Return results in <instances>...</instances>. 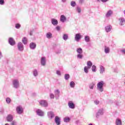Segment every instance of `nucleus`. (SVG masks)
<instances>
[{"instance_id":"obj_56","label":"nucleus","mask_w":125,"mask_h":125,"mask_svg":"<svg viewBox=\"0 0 125 125\" xmlns=\"http://www.w3.org/2000/svg\"><path fill=\"white\" fill-rule=\"evenodd\" d=\"M124 14L125 15V10L124 11Z\"/></svg>"},{"instance_id":"obj_1","label":"nucleus","mask_w":125,"mask_h":125,"mask_svg":"<svg viewBox=\"0 0 125 125\" xmlns=\"http://www.w3.org/2000/svg\"><path fill=\"white\" fill-rule=\"evenodd\" d=\"M104 81H102L101 82H99L97 84V89L100 92H103L104 90V88H103V86H104Z\"/></svg>"},{"instance_id":"obj_23","label":"nucleus","mask_w":125,"mask_h":125,"mask_svg":"<svg viewBox=\"0 0 125 125\" xmlns=\"http://www.w3.org/2000/svg\"><path fill=\"white\" fill-rule=\"evenodd\" d=\"M105 72V67L103 65L100 66V74H103Z\"/></svg>"},{"instance_id":"obj_50","label":"nucleus","mask_w":125,"mask_h":125,"mask_svg":"<svg viewBox=\"0 0 125 125\" xmlns=\"http://www.w3.org/2000/svg\"><path fill=\"white\" fill-rule=\"evenodd\" d=\"M102 2H107V1H109V0H101Z\"/></svg>"},{"instance_id":"obj_5","label":"nucleus","mask_w":125,"mask_h":125,"mask_svg":"<svg viewBox=\"0 0 125 125\" xmlns=\"http://www.w3.org/2000/svg\"><path fill=\"white\" fill-rule=\"evenodd\" d=\"M120 26H124L125 24V19L123 17H121L118 19Z\"/></svg>"},{"instance_id":"obj_6","label":"nucleus","mask_w":125,"mask_h":125,"mask_svg":"<svg viewBox=\"0 0 125 125\" xmlns=\"http://www.w3.org/2000/svg\"><path fill=\"white\" fill-rule=\"evenodd\" d=\"M17 113L20 115L23 113V108L21 106H19L16 108Z\"/></svg>"},{"instance_id":"obj_41","label":"nucleus","mask_w":125,"mask_h":125,"mask_svg":"<svg viewBox=\"0 0 125 125\" xmlns=\"http://www.w3.org/2000/svg\"><path fill=\"white\" fill-rule=\"evenodd\" d=\"M10 101H11V100H10V98H7L6 99V102H7V103L8 104L10 103Z\"/></svg>"},{"instance_id":"obj_35","label":"nucleus","mask_w":125,"mask_h":125,"mask_svg":"<svg viewBox=\"0 0 125 125\" xmlns=\"http://www.w3.org/2000/svg\"><path fill=\"white\" fill-rule=\"evenodd\" d=\"M94 85H95V84L94 83H92L89 84V88L90 89H93V88L94 87Z\"/></svg>"},{"instance_id":"obj_34","label":"nucleus","mask_w":125,"mask_h":125,"mask_svg":"<svg viewBox=\"0 0 125 125\" xmlns=\"http://www.w3.org/2000/svg\"><path fill=\"white\" fill-rule=\"evenodd\" d=\"M92 72H94V73H95L97 70L96 69V66L95 65H93L92 66Z\"/></svg>"},{"instance_id":"obj_46","label":"nucleus","mask_w":125,"mask_h":125,"mask_svg":"<svg viewBox=\"0 0 125 125\" xmlns=\"http://www.w3.org/2000/svg\"><path fill=\"white\" fill-rule=\"evenodd\" d=\"M56 74H58V76H61V72L59 70H57Z\"/></svg>"},{"instance_id":"obj_22","label":"nucleus","mask_w":125,"mask_h":125,"mask_svg":"<svg viewBox=\"0 0 125 125\" xmlns=\"http://www.w3.org/2000/svg\"><path fill=\"white\" fill-rule=\"evenodd\" d=\"M13 120V116L11 114H9V115H8V116L7 117V121L8 122H12Z\"/></svg>"},{"instance_id":"obj_55","label":"nucleus","mask_w":125,"mask_h":125,"mask_svg":"<svg viewBox=\"0 0 125 125\" xmlns=\"http://www.w3.org/2000/svg\"><path fill=\"white\" fill-rule=\"evenodd\" d=\"M97 1H100V0H96Z\"/></svg>"},{"instance_id":"obj_19","label":"nucleus","mask_w":125,"mask_h":125,"mask_svg":"<svg viewBox=\"0 0 125 125\" xmlns=\"http://www.w3.org/2000/svg\"><path fill=\"white\" fill-rule=\"evenodd\" d=\"M111 30H112V26L111 25H107L105 28V31L106 33H109L111 31Z\"/></svg>"},{"instance_id":"obj_15","label":"nucleus","mask_w":125,"mask_h":125,"mask_svg":"<svg viewBox=\"0 0 125 125\" xmlns=\"http://www.w3.org/2000/svg\"><path fill=\"white\" fill-rule=\"evenodd\" d=\"M29 47L31 49H35L37 47V44L35 42H31L29 44Z\"/></svg>"},{"instance_id":"obj_2","label":"nucleus","mask_w":125,"mask_h":125,"mask_svg":"<svg viewBox=\"0 0 125 125\" xmlns=\"http://www.w3.org/2000/svg\"><path fill=\"white\" fill-rule=\"evenodd\" d=\"M13 85L14 88H18L20 86V83L18 79H14L13 81Z\"/></svg>"},{"instance_id":"obj_38","label":"nucleus","mask_w":125,"mask_h":125,"mask_svg":"<svg viewBox=\"0 0 125 125\" xmlns=\"http://www.w3.org/2000/svg\"><path fill=\"white\" fill-rule=\"evenodd\" d=\"M64 79L66 81L68 80V79H70V75H69L68 74H65L64 75Z\"/></svg>"},{"instance_id":"obj_51","label":"nucleus","mask_w":125,"mask_h":125,"mask_svg":"<svg viewBox=\"0 0 125 125\" xmlns=\"http://www.w3.org/2000/svg\"><path fill=\"white\" fill-rule=\"evenodd\" d=\"M2 57V55H1V52H0V59Z\"/></svg>"},{"instance_id":"obj_40","label":"nucleus","mask_w":125,"mask_h":125,"mask_svg":"<svg viewBox=\"0 0 125 125\" xmlns=\"http://www.w3.org/2000/svg\"><path fill=\"white\" fill-rule=\"evenodd\" d=\"M20 27H21V25H20V24L19 23L16 24L15 28H16V29H20Z\"/></svg>"},{"instance_id":"obj_14","label":"nucleus","mask_w":125,"mask_h":125,"mask_svg":"<svg viewBox=\"0 0 125 125\" xmlns=\"http://www.w3.org/2000/svg\"><path fill=\"white\" fill-rule=\"evenodd\" d=\"M68 107L70 109H75V104L72 101H69L68 103Z\"/></svg>"},{"instance_id":"obj_33","label":"nucleus","mask_w":125,"mask_h":125,"mask_svg":"<svg viewBox=\"0 0 125 125\" xmlns=\"http://www.w3.org/2000/svg\"><path fill=\"white\" fill-rule=\"evenodd\" d=\"M22 42L24 44H27V38L23 37L22 40Z\"/></svg>"},{"instance_id":"obj_12","label":"nucleus","mask_w":125,"mask_h":125,"mask_svg":"<svg viewBox=\"0 0 125 125\" xmlns=\"http://www.w3.org/2000/svg\"><path fill=\"white\" fill-rule=\"evenodd\" d=\"M60 118L58 116H56L55 118V123H56V125H60L61 124V122L60 121Z\"/></svg>"},{"instance_id":"obj_30","label":"nucleus","mask_w":125,"mask_h":125,"mask_svg":"<svg viewBox=\"0 0 125 125\" xmlns=\"http://www.w3.org/2000/svg\"><path fill=\"white\" fill-rule=\"evenodd\" d=\"M89 67H87V66L84 67V72L85 73V74H88V70H89Z\"/></svg>"},{"instance_id":"obj_47","label":"nucleus","mask_w":125,"mask_h":125,"mask_svg":"<svg viewBox=\"0 0 125 125\" xmlns=\"http://www.w3.org/2000/svg\"><path fill=\"white\" fill-rule=\"evenodd\" d=\"M50 97L51 99H53L55 97L54 95H53V94L50 95Z\"/></svg>"},{"instance_id":"obj_43","label":"nucleus","mask_w":125,"mask_h":125,"mask_svg":"<svg viewBox=\"0 0 125 125\" xmlns=\"http://www.w3.org/2000/svg\"><path fill=\"white\" fill-rule=\"evenodd\" d=\"M0 5H3L4 4V0H0Z\"/></svg>"},{"instance_id":"obj_11","label":"nucleus","mask_w":125,"mask_h":125,"mask_svg":"<svg viewBox=\"0 0 125 125\" xmlns=\"http://www.w3.org/2000/svg\"><path fill=\"white\" fill-rule=\"evenodd\" d=\"M81 39H82V35L80 33H77L75 35V40L76 42H79Z\"/></svg>"},{"instance_id":"obj_7","label":"nucleus","mask_w":125,"mask_h":125,"mask_svg":"<svg viewBox=\"0 0 125 125\" xmlns=\"http://www.w3.org/2000/svg\"><path fill=\"white\" fill-rule=\"evenodd\" d=\"M39 103L41 106H43V107H47L48 105L47 102L45 100H42L39 102Z\"/></svg>"},{"instance_id":"obj_26","label":"nucleus","mask_w":125,"mask_h":125,"mask_svg":"<svg viewBox=\"0 0 125 125\" xmlns=\"http://www.w3.org/2000/svg\"><path fill=\"white\" fill-rule=\"evenodd\" d=\"M70 121H71V119H70V118H69V117L67 116L64 117L63 119V122H64V123H69Z\"/></svg>"},{"instance_id":"obj_39","label":"nucleus","mask_w":125,"mask_h":125,"mask_svg":"<svg viewBox=\"0 0 125 125\" xmlns=\"http://www.w3.org/2000/svg\"><path fill=\"white\" fill-rule=\"evenodd\" d=\"M75 82H73V81H72V82H70V87H75Z\"/></svg>"},{"instance_id":"obj_36","label":"nucleus","mask_w":125,"mask_h":125,"mask_svg":"<svg viewBox=\"0 0 125 125\" xmlns=\"http://www.w3.org/2000/svg\"><path fill=\"white\" fill-rule=\"evenodd\" d=\"M83 54H78L77 55V58L78 59H83Z\"/></svg>"},{"instance_id":"obj_42","label":"nucleus","mask_w":125,"mask_h":125,"mask_svg":"<svg viewBox=\"0 0 125 125\" xmlns=\"http://www.w3.org/2000/svg\"><path fill=\"white\" fill-rule=\"evenodd\" d=\"M84 2V0H79V4H83Z\"/></svg>"},{"instance_id":"obj_28","label":"nucleus","mask_w":125,"mask_h":125,"mask_svg":"<svg viewBox=\"0 0 125 125\" xmlns=\"http://www.w3.org/2000/svg\"><path fill=\"white\" fill-rule=\"evenodd\" d=\"M46 37L47 39H51L52 38V34L50 32L46 33Z\"/></svg>"},{"instance_id":"obj_45","label":"nucleus","mask_w":125,"mask_h":125,"mask_svg":"<svg viewBox=\"0 0 125 125\" xmlns=\"http://www.w3.org/2000/svg\"><path fill=\"white\" fill-rule=\"evenodd\" d=\"M55 93L56 94H60V91L59 90H58V89L55 90Z\"/></svg>"},{"instance_id":"obj_57","label":"nucleus","mask_w":125,"mask_h":125,"mask_svg":"<svg viewBox=\"0 0 125 125\" xmlns=\"http://www.w3.org/2000/svg\"><path fill=\"white\" fill-rule=\"evenodd\" d=\"M5 125H9L8 124H6Z\"/></svg>"},{"instance_id":"obj_52","label":"nucleus","mask_w":125,"mask_h":125,"mask_svg":"<svg viewBox=\"0 0 125 125\" xmlns=\"http://www.w3.org/2000/svg\"><path fill=\"white\" fill-rule=\"evenodd\" d=\"M30 36H33V32L31 31L30 33Z\"/></svg>"},{"instance_id":"obj_48","label":"nucleus","mask_w":125,"mask_h":125,"mask_svg":"<svg viewBox=\"0 0 125 125\" xmlns=\"http://www.w3.org/2000/svg\"><path fill=\"white\" fill-rule=\"evenodd\" d=\"M56 29L57 31H60V26H57L56 27Z\"/></svg>"},{"instance_id":"obj_49","label":"nucleus","mask_w":125,"mask_h":125,"mask_svg":"<svg viewBox=\"0 0 125 125\" xmlns=\"http://www.w3.org/2000/svg\"><path fill=\"white\" fill-rule=\"evenodd\" d=\"M95 104H96V105H98V104H99V101H97V100H96L95 101Z\"/></svg>"},{"instance_id":"obj_29","label":"nucleus","mask_w":125,"mask_h":125,"mask_svg":"<svg viewBox=\"0 0 125 125\" xmlns=\"http://www.w3.org/2000/svg\"><path fill=\"white\" fill-rule=\"evenodd\" d=\"M84 41L86 42H89L90 41V38H89V36H85L84 37Z\"/></svg>"},{"instance_id":"obj_24","label":"nucleus","mask_w":125,"mask_h":125,"mask_svg":"<svg viewBox=\"0 0 125 125\" xmlns=\"http://www.w3.org/2000/svg\"><path fill=\"white\" fill-rule=\"evenodd\" d=\"M87 67L89 69L92 67V62H91V61H89L87 62Z\"/></svg>"},{"instance_id":"obj_31","label":"nucleus","mask_w":125,"mask_h":125,"mask_svg":"<svg viewBox=\"0 0 125 125\" xmlns=\"http://www.w3.org/2000/svg\"><path fill=\"white\" fill-rule=\"evenodd\" d=\"M62 39L64 41H67L68 40V34H64L62 36Z\"/></svg>"},{"instance_id":"obj_13","label":"nucleus","mask_w":125,"mask_h":125,"mask_svg":"<svg viewBox=\"0 0 125 125\" xmlns=\"http://www.w3.org/2000/svg\"><path fill=\"white\" fill-rule=\"evenodd\" d=\"M36 113L38 116H40L41 117H42L44 115L43 111L40 109L36 110Z\"/></svg>"},{"instance_id":"obj_8","label":"nucleus","mask_w":125,"mask_h":125,"mask_svg":"<svg viewBox=\"0 0 125 125\" xmlns=\"http://www.w3.org/2000/svg\"><path fill=\"white\" fill-rule=\"evenodd\" d=\"M113 15V11L112 10H109L105 14L106 18H109Z\"/></svg>"},{"instance_id":"obj_9","label":"nucleus","mask_w":125,"mask_h":125,"mask_svg":"<svg viewBox=\"0 0 125 125\" xmlns=\"http://www.w3.org/2000/svg\"><path fill=\"white\" fill-rule=\"evenodd\" d=\"M103 114H104V112H103V109H99L96 114V118H99L100 116H102Z\"/></svg>"},{"instance_id":"obj_44","label":"nucleus","mask_w":125,"mask_h":125,"mask_svg":"<svg viewBox=\"0 0 125 125\" xmlns=\"http://www.w3.org/2000/svg\"><path fill=\"white\" fill-rule=\"evenodd\" d=\"M17 125V123L15 121H13L11 123V125Z\"/></svg>"},{"instance_id":"obj_3","label":"nucleus","mask_w":125,"mask_h":125,"mask_svg":"<svg viewBox=\"0 0 125 125\" xmlns=\"http://www.w3.org/2000/svg\"><path fill=\"white\" fill-rule=\"evenodd\" d=\"M17 47L19 51H23L24 50V45L21 42L18 43Z\"/></svg>"},{"instance_id":"obj_21","label":"nucleus","mask_w":125,"mask_h":125,"mask_svg":"<svg viewBox=\"0 0 125 125\" xmlns=\"http://www.w3.org/2000/svg\"><path fill=\"white\" fill-rule=\"evenodd\" d=\"M104 53L106 54H107L108 53H110V47L105 45L104 46Z\"/></svg>"},{"instance_id":"obj_4","label":"nucleus","mask_w":125,"mask_h":125,"mask_svg":"<svg viewBox=\"0 0 125 125\" xmlns=\"http://www.w3.org/2000/svg\"><path fill=\"white\" fill-rule=\"evenodd\" d=\"M41 64L42 66H44L46 65V58L42 57L41 59Z\"/></svg>"},{"instance_id":"obj_16","label":"nucleus","mask_w":125,"mask_h":125,"mask_svg":"<svg viewBox=\"0 0 125 125\" xmlns=\"http://www.w3.org/2000/svg\"><path fill=\"white\" fill-rule=\"evenodd\" d=\"M48 117L50 119H52V118H54V113L52 111H50L47 113Z\"/></svg>"},{"instance_id":"obj_25","label":"nucleus","mask_w":125,"mask_h":125,"mask_svg":"<svg viewBox=\"0 0 125 125\" xmlns=\"http://www.w3.org/2000/svg\"><path fill=\"white\" fill-rule=\"evenodd\" d=\"M116 125H122V121L119 119H117L115 122Z\"/></svg>"},{"instance_id":"obj_27","label":"nucleus","mask_w":125,"mask_h":125,"mask_svg":"<svg viewBox=\"0 0 125 125\" xmlns=\"http://www.w3.org/2000/svg\"><path fill=\"white\" fill-rule=\"evenodd\" d=\"M76 51L78 54H83V49H82V48H77Z\"/></svg>"},{"instance_id":"obj_17","label":"nucleus","mask_w":125,"mask_h":125,"mask_svg":"<svg viewBox=\"0 0 125 125\" xmlns=\"http://www.w3.org/2000/svg\"><path fill=\"white\" fill-rule=\"evenodd\" d=\"M66 20H67V18H66V17H65V16H64L63 15H62L60 18L61 22L64 23V22H65Z\"/></svg>"},{"instance_id":"obj_53","label":"nucleus","mask_w":125,"mask_h":125,"mask_svg":"<svg viewBox=\"0 0 125 125\" xmlns=\"http://www.w3.org/2000/svg\"><path fill=\"white\" fill-rule=\"evenodd\" d=\"M62 2H66V0H62Z\"/></svg>"},{"instance_id":"obj_32","label":"nucleus","mask_w":125,"mask_h":125,"mask_svg":"<svg viewBox=\"0 0 125 125\" xmlns=\"http://www.w3.org/2000/svg\"><path fill=\"white\" fill-rule=\"evenodd\" d=\"M76 11L78 12V13H82V8H81V7L79 6H77L76 8Z\"/></svg>"},{"instance_id":"obj_10","label":"nucleus","mask_w":125,"mask_h":125,"mask_svg":"<svg viewBox=\"0 0 125 125\" xmlns=\"http://www.w3.org/2000/svg\"><path fill=\"white\" fill-rule=\"evenodd\" d=\"M51 22L53 26H57L58 25V21L56 19H52L51 20Z\"/></svg>"},{"instance_id":"obj_54","label":"nucleus","mask_w":125,"mask_h":125,"mask_svg":"<svg viewBox=\"0 0 125 125\" xmlns=\"http://www.w3.org/2000/svg\"><path fill=\"white\" fill-rule=\"evenodd\" d=\"M88 125H93L92 124L90 123V124H89Z\"/></svg>"},{"instance_id":"obj_18","label":"nucleus","mask_w":125,"mask_h":125,"mask_svg":"<svg viewBox=\"0 0 125 125\" xmlns=\"http://www.w3.org/2000/svg\"><path fill=\"white\" fill-rule=\"evenodd\" d=\"M32 74L34 77H38V76H39V71L36 69H33L32 71Z\"/></svg>"},{"instance_id":"obj_37","label":"nucleus","mask_w":125,"mask_h":125,"mask_svg":"<svg viewBox=\"0 0 125 125\" xmlns=\"http://www.w3.org/2000/svg\"><path fill=\"white\" fill-rule=\"evenodd\" d=\"M70 5H71L72 7H75V6L77 5V3L75 1H72L70 3Z\"/></svg>"},{"instance_id":"obj_20","label":"nucleus","mask_w":125,"mask_h":125,"mask_svg":"<svg viewBox=\"0 0 125 125\" xmlns=\"http://www.w3.org/2000/svg\"><path fill=\"white\" fill-rule=\"evenodd\" d=\"M9 43L11 45H14L15 44V41H14L13 38H10L9 39Z\"/></svg>"}]
</instances>
